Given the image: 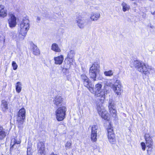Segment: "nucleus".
Here are the masks:
<instances>
[{
    "instance_id": "a211bd4d",
    "label": "nucleus",
    "mask_w": 155,
    "mask_h": 155,
    "mask_svg": "<svg viewBox=\"0 0 155 155\" xmlns=\"http://www.w3.org/2000/svg\"><path fill=\"white\" fill-rule=\"evenodd\" d=\"M63 60L64 57L62 55L54 57V64H62Z\"/></svg>"
},
{
    "instance_id": "c03bdc74",
    "label": "nucleus",
    "mask_w": 155,
    "mask_h": 155,
    "mask_svg": "<svg viewBox=\"0 0 155 155\" xmlns=\"http://www.w3.org/2000/svg\"><path fill=\"white\" fill-rule=\"evenodd\" d=\"M150 27L151 28H154V26H150Z\"/></svg>"
},
{
    "instance_id": "cd10ccee",
    "label": "nucleus",
    "mask_w": 155,
    "mask_h": 155,
    "mask_svg": "<svg viewBox=\"0 0 155 155\" xmlns=\"http://www.w3.org/2000/svg\"><path fill=\"white\" fill-rule=\"evenodd\" d=\"M33 53L35 55H38L40 54V51L37 46L34 45H33Z\"/></svg>"
},
{
    "instance_id": "f704fd0d",
    "label": "nucleus",
    "mask_w": 155,
    "mask_h": 155,
    "mask_svg": "<svg viewBox=\"0 0 155 155\" xmlns=\"http://www.w3.org/2000/svg\"><path fill=\"white\" fill-rule=\"evenodd\" d=\"M12 65L13 70H16L18 68V65L16 63L15 61H13Z\"/></svg>"
},
{
    "instance_id": "a19ab883",
    "label": "nucleus",
    "mask_w": 155,
    "mask_h": 155,
    "mask_svg": "<svg viewBox=\"0 0 155 155\" xmlns=\"http://www.w3.org/2000/svg\"><path fill=\"white\" fill-rule=\"evenodd\" d=\"M41 20V18L39 17H37V21L38 22L39 21Z\"/></svg>"
},
{
    "instance_id": "412c9836",
    "label": "nucleus",
    "mask_w": 155,
    "mask_h": 155,
    "mask_svg": "<svg viewBox=\"0 0 155 155\" xmlns=\"http://www.w3.org/2000/svg\"><path fill=\"white\" fill-rule=\"evenodd\" d=\"M7 10L3 5H0V16L4 17L7 15Z\"/></svg>"
},
{
    "instance_id": "1a4fd4ad",
    "label": "nucleus",
    "mask_w": 155,
    "mask_h": 155,
    "mask_svg": "<svg viewBox=\"0 0 155 155\" xmlns=\"http://www.w3.org/2000/svg\"><path fill=\"white\" fill-rule=\"evenodd\" d=\"M113 90L117 95H120L122 92V87L120 80H117L114 84Z\"/></svg>"
},
{
    "instance_id": "bb28decb",
    "label": "nucleus",
    "mask_w": 155,
    "mask_h": 155,
    "mask_svg": "<svg viewBox=\"0 0 155 155\" xmlns=\"http://www.w3.org/2000/svg\"><path fill=\"white\" fill-rule=\"evenodd\" d=\"M107 130V135L112 134H114L113 129L112 125L110 123H109V125L108 126Z\"/></svg>"
},
{
    "instance_id": "49530a36",
    "label": "nucleus",
    "mask_w": 155,
    "mask_h": 155,
    "mask_svg": "<svg viewBox=\"0 0 155 155\" xmlns=\"http://www.w3.org/2000/svg\"><path fill=\"white\" fill-rule=\"evenodd\" d=\"M150 0L151 1H152V0Z\"/></svg>"
},
{
    "instance_id": "aec40b11",
    "label": "nucleus",
    "mask_w": 155,
    "mask_h": 155,
    "mask_svg": "<svg viewBox=\"0 0 155 155\" xmlns=\"http://www.w3.org/2000/svg\"><path fill=\"white\" fill-rule=\"evenodd\" d=\"M8 102L5 100L2 101L1 107L2 111L4 112H6L8 109Z\"/></svg>"
},
{
    "instance_id": "5701e85b",
    "label": "nucleus",
    "mask_w": 155,
    "mask_h": 155,
    "mask_svg": "<svg viewBox=\"0 0 155 155\" xmlns=\"http://www.w3.org/2000/svg\"><path fill=\"white\" fill-rule=\"evenodd\" d=\"M51 49L56 52H60L61 51V49L59 47L58 45L55 43L52 45Z\"/></svg>"
},
{
    "instance_id": "7c9ffc66",
    "label": "nucleus",
    "mask_w": 155,
    "mask_h": 155,
    "mask_svg": "<svg viewBox=\"0 0 155 155\" xmlns=\"http://www.w3.org/2000/svg\"><path fill=\"white\" fill-rule=\"evenodd\" d=\"M113 72L112 70L106 71L104 72V75L106 76L111 77L113 75Z\"/></svg>"
},
{
    "instance_id": "ddd939ff",
    "label": "nucleus",
    "mask_w": 155,
    "mask_h": 155,
    "mask_svg": "<svg viewBox=\"0 0 155 155\" xmlns=\"http://www.w3.org/2000/svg\"><path fill=\"white\" fill-rule=\"evenodd\" d=\"M17 19L16 17L13 14L9 15V18L8 19V22L9 27L11 28L15 27L17 25Z\"/></svg>"
},
{
    "instance_id": "2eb2a0df",
    "label": "nucleus",
    "mask_w": 155,
    "mask_h": 155,
    "mask_svg": "<svg viewBox=\"0 0 155 155\" xmlns=\"http://www.w3.org/2000/svg\"><path fill=\"white\" fill-rule=\"evenodd\" d=\"M38 151L41 155H44L45 152V147L44 143L42 142H39L38 144Z\"/></svg>"
},
{
    "instance_id": "b1692460",
    "label": "nucleus",
    "mask_w": 155,
    "mask_h": 155,
    "mask_svg": "<svg viewBox=\"0 0 155 155\" xmlns=\"http://www.w3.org/2000/svg\"><path fill=\"white\" fill-rule=\"evenodd\" d=\"M121 5L122 7L123 11L124 12L129 11L130 8V5L124 2L122 3Z\"/></svg>"
},
{
    "instance_id": "ea45409f",
    "label": "nucleus",
    "mask_w": 155,
    "mask_h": 155,
    "mask_svg": "<svg viewBox=\"0 0 155 155\" xmlns=\"http://www.w3.org/2000/svg\"><path fill=\"white\" fill-rule=\"evenodd\" d=\"M31 149L30 148H28L27 155H31V152H30Z\"/></svg>"
},
{
    "instance_id": "4468645a",
    "label": "nucleus",
    "mask_w": 155,
    "mask_h": 155,
    "mask_svg": "<svg viewBox=\"0 0 155 155\" xmlns=\"http://www.w3.org/2000/svg\"><path fill=\"white\" fill-rule=\"evenodd\" d=\"M53 102L56 106L57 107H60L63 104L62 98L60 96H57L53 100Z\"/></svg>"
},
{
    "instance_id": "f257e3e1",
    "label": "nucleus",
    "mask_w": 155,
    "mask_h": 155,
    "mask_svg": "<svg viewBox=\"0 0 155 155\" xmlns=\"http://www.w3.org/2000/svg\"><path fill=\"white\" fill-rule=\"evenodd\" d=\"M134 65L138 71L145 75H149L150 71L152 69L151 67L147 66L145 63L138 60L134 61Z\"/></svg>"
},
{
    "instance_id": "6ab92c4d",
    "label": "nucleus",
    "mask_w": 155,
    "mask_h": 155,
    "mask_svg": "<svg viewBox=\"0 0 155 155\" xmlns=\"http://www.w3.org/2000/svg\"><path fill=\"white\" fill-rule=\"evenodd\" d=\"M144 138L146 141V143L147 146H150V145H152L153 140L149 134H145Z\"/></svg>"
},
{
    "instance_id": "0eeeda50",
    "label": "nucleus",
    "mask_w": 155,
    "mask_h": 155,
    "mask_svg": "<svg viewBox=\"0 0 155 155\" xmlns=\"http://www.w3.org/2000/svg\"><path fill=\"white\" fill-rule=\"evenodd\" d=\"M66 109L64 106L58 108L55 111L56 117L58 121L63 120L65 118Z\"/></svg>"
},
{
    "instance_id": "9d476101",
    "label": "nucleus",
    "mask_w": 155,
    "mask_h": 155,
    "mask_svg": "<svg viewBox=\"0 0 155 155\" xmlns=\"http://www.w3.org/2000/svg\"><path fill=\"white\" fill-rule=\"evenodd\" d=\"M109 110L111 115L115 117L117 115V111L115 109L114 102L112 99H110L109 101Z\"/></svg>"
},
{
    "instance_id": "e433bc0d",
    "label": "nucleus",
    "mask_w": 155,
    "mask_h": 155,
    "mask_svg": "<svg viewBox=\"0 0 155 155\" xmlns=\"http://www.w3.org/2000/svg\"><path fill=\"white\" fill-rule=\"evenodd\" d=\"M141 145L142 147V150L143 151L145 150L146 148V145L145 143H144V142H142L141 143Z\"/></svg>"
},
{
    "instance_id": "4be33fe9",
    "label": "nucleus",
    "mask_w": 155,
    "mask_h": 155,
    "mask_svg": "<svg viewBox=\"0 0 155 155\" xmlns=\"http://www.w3.org/2000/svg\"><path fill=\"white\" fill-rule=\"evenodd\" d=\"M107 137L108 140L110 143L114 144L116 143V141L114 134L107 135Z\"/></svg>"
},
{
    "instance_id": "58836bf2",
    "label": "nucleus",
    "mask_w": 155,
    "mask_h": 155,
    "mask_svg": "<svg viewBox=\"0 0 155 155\" xmlns=\"http://www.w3.org/2000/svg\"><path fill=\"white\" fill-rule=\"evenodd\" d=\"M150 146H147L148 147V149L147 150V151L148 153L149 152V151H150V152L152 150V147H151V146L152 145H150Z\"/></svg>"
},
{
    "instance_id": "72a5a7b5",
    "label": "nucleus",
    "mask_w": 155,
    "mask_h": 155,
    "mask_svg": "<svg viewBox=\"0 0 155 155\" xmlns=\"http://www.w3.org/2000/svg\"><path fill=\"white\" fill-rule=\"evenodd\" d=\"M105 86H107L110 87H114V84H113L109 80L107 81L105 84Z\"/></svg>"
},
{
    "instance_id": "9b49d317",
    "label": "nucleus",
    "mask_w": 155,
    "mask_h": 155,
    "mask_svg": "<svg viewBox=\"0 0 155 155\" xmlns=\"http://www.w3.org/2000/svg\"><path fill=\"white\" fill-rule=\"evenodd\" d=\"M19 34H18L15 32L12 31L11 33V36L13 39L17 42L23 40L26 36L24 34H21L20 31H18Z\"/></svg>"
},
{
    "instance_id": "f03ea898",
    "label": "nucleus",
    "mask_w": 155,
    "mask_h": 155,
    "mask_svg": "<svg viewBox=\"0 0 155 155\" xmlns=\"http://www.w3.org/2000/svg\"><path fill=\"white\" fill-rule=\"evenodd\" d=\"M100 65L97 63H94L90 67L89 71V75L93 81L97 80V74L100 72Z\"/></svg>"
},
{
    "instance_id": "20e7f679",
    "label": "nucleus",
    "mask_w": 155,
    "mask_h": 155,
    "mask_svg": "<svg viewBox=\"0 0 155 155\" xmlns=\"http://www.w3.org/2000/svg\"><path fill=\"white\" fill-rule=\"evenodd\" d=\"M95 95L97 97H101V102L103 103L105 97V91L102 89V85L100 84H96L95 86Z\"/></svg>"
},
{
    "instance_id": "dca6fc26",
    "label": "nucleus",
    "mask_w": 155,
    "mask_h": 155,
    "mask_svg": "<svg viewBox=\"0 0 155 155\" xmlns=\"http://www.w3.org/2000/svg\"><path fill=\"white\" fill-rule=\"evenodd\" d=\"M100 17L101 14L99 12H92L90 16V18L92 21H96Z\"/></svg>"
},
{
    "instance_id": "a18cd8bd",
    "label": "nucleus",
    "mask_w": 155,
    "mask_h": 155,
    "mask_svg": "<svg viewBox=\"0 0 155 155\" xmlns=\"http://www.w3.org/2000/svg\"><path fill=\"white\" fill-rule=\"evenodd\" d=\"M1 0H0V1H1Z\"/></svg>"
},
{
    "instance_id": "f8f14e48",
    "label": "nucleus",
    "mask_w": 155,
    "mask_h": 155,
    "mask_svg": "<svg viewBox=\"0 0 155 155\" xmlns=\"http://www.w3.org/2000/svg\"><path fill=\"white\" fill-rule=\"evenodd\" d=\"M98 126L97 125H93L91 127V138L92 141L95 142L97 140V131Z\"/></svg>"
},
{
    "instance_id": "a878e982",
    "label": "nucleus",
    "mask_w": 155,
    "mask_h": 155,
    "mask_svg": "<svg viewBox=\"0 0 155 155\" xmlns=\"http://www.w3.org/2000/svg\"><path fill=\"white\" fill-rule=\"evenodd\" d=\"M21 84L20 82H17L16 85V90L18 93L20 92L21 90Z\"/></svg>"
},
{
    "instance_id": "c85d7f7f",
    "label": "nucleus",
    "mask_w": 155,
    "mask_h": 155,
    "mask_svg": "<svg viewBox=\"0 0 155 155\" xmlns=\"http://www.w3.org/2000/svg\"><path fill=\"white\" fill-rule=\"evenodd\" d=\"M21 143V140H18L15 139H14L12 140L11 142V145H12V147H14L16 144H19Z\"/></svg>"
},
{
    "instance_id": "6e6552de",
    "label": "nucleus",
    "mask_w": 155,
    "mask_h": 155,
    "mask_svg": "<svg viewBox=\"0 0 155 155\" xmlns=\"http://www.w3.org/2000/svg\"><path fill=\"white\" fill-rule=\"evenodd\" d=\"M25 110L24 108L19 110L17 116V121L19 125H21L24 123L25 119Z\"/></svg>"
},
{
    "instance_id": "473e14b6",
    "label": "nucleus",
    "mask_w": 155,
    "mask_h": 155,
    "mask_svg": "<svg viewBox=\"0 0 155 155\" xmlns=\"http://www.w3.org/2000/svg\"><path fill=\"white\" fill-rule=\"evenodd\" d=\"M135 91L136 94H139L141 93L140 89L137 85L135 86Z\"/></svg>"
},
{
    "instance_id": "37998d69",
    "label": "nucleus",
    "mask_w": 155,
    "mask_h": 155,
    "mask_svg": "<svg viewBox=\"0 0 155 155\" xmlns=\"http://www.w3.org/2000/svg\"><path fill=\"white\" fill-rule=\"evenodd\" d=\"M152 14L153 15H155V11L153 13H152Z\"/></svg>"
},
{
    "instance_id": "39448f33",
    "label": "nucleus",
    "mask_w": 155,
    "mask_h": 155,
    "mask_svg": "<svg viewBox=\"0 0 155 155\" xmlns=\"http://www.w3.org/2000/svg\"><path fill=\"white\" fill-rule=\"evenodd\" d=\"M101 103L97 105V109L99 115L104 120H108L109 119V115L104 107L102 106V104Z\"/></svg>"
},
{
    "instance_id": "7ed1b4c3",
    "label": "nucleus",
    "mask_w": 155,
    "mask_h": 155,
    "mask_svg": "<svg viewBox=\"0 0 155 155\" xmlns=\"http://www.w3.org/2000/svg\"><path fill=\"white\" fill-rule=\"evenodd\" d=\"M29 21L27 17H23L20 25L18 31H20L21 34L26 35L30 28Z\"/></svg>"
},
{
    "instance_id": "c9c22d12",
    "label": "nucleus",
    "mask_w": 155,
    "mask_h": 155,
    "mask_svg": "<svg viewBox=\"0 0 155 155\" xmlns=\"http://www.w3.org/2000/svg\"><path fill=\"white\" fill-rule=\"evenodd\" d=\"M69 59L68 60V61L69 62V63L70 65H72L73 64V63L74 61V60L73 58H68Z\"/></svg>"
},
{
    "instance_id": "c756f323",
    "label": "nucleus",
    "mask_w": 155,
    "mask_h": 155,
    "mask_svg": "<svg viewBox=\"0 0 155 155\" xmlns=\"http://www.w3.org/2000/svg\"><path fill=\"white\" fill-rule=\"evenodd\" d=\"M75 54V51L71 50L68 54L67 58H73Z\"/></svg>"
},
{
    "instance_id": "f3484780",
    "label": "nucleus",
    "mask_w": 155,
    "mask_h": 155,
    "mask_svg": "<svg viewBox=\"0 0 155 155\" xmlns=\"http://www.w3.org/2000/svg\"><path fill=\"white\" fill-rule=\"evenodd\" d=\"M76 21L78 26L80 28H83L86 24L85 20L83 19H78L76 20Z\"/></svg>"
},
{
    "instance_id": "79ce46f5",
    "label": "nucleus",
    "mask_w": 155,
    "mask_h": 155,
    "mask_svg": "<svg viewBox=\"0 0 155 155\" xmlns=\"http://www.w3.org/2000/svg\"><path fill=\"white\" fill-rule=\"evenodd\" d=\"M50 155H58L56 154H54V153H51Z\"/></svg>"
},
{
    "instance_id": "423d86ee",
    "label": "nucleus",
    "mask_w": 155,
    "mask_h": 155,
    "mask_svg": "<svg viewBox=\"0 0 155 155\" xmlns=\"http://www.w3.org/2000/svg\"><path fill=\"white\" fill-rule=\"evenodd\" d=\"M81 78L84 86L86 87L91 93H94V88L89 78L84 74L81 75Z\"/></svg>"
},
{
    "instance_id": "2f4dec72",
    "label": "nucleus",
    "mask_w": 155,
    "mask_h": 155,
    "mask_svg": "<svg viewBox=\"0 0 155 155\" xmlns=\"http://www.w3.org/2000/svg\"><path fill=\"white\" fill-rule=\"evenodd\" d=\"M71 145L72 143L71 141H68L65 145L66 149L68 150L71 148Z\"/></svg>"
},
{
    "instance_id": "4c0bfd02",
    "label": "nucleus",
    "mask_w": 155,
    "mask_h": 155,
    "mask_svg": "<svg viewBox=\"0 0 155 155\" xmlns=\"http://www.w3.org/2000/svg\"><path fill=\"white\" fill-rule=\"evenodd\" d=\"M97 79L98 80H102L104 78L102 75H99V76H97Z\"/></svg>"
},
{
    "instance_id": "393cba45",
    "label": "nucleus",
    "mask_w": 155,
    "mask_h": 155,
    "mask_svg": "<svg viewBox=\"0 0 155 155\" xmlns=\"http://www.w3.org/2000/svg\"><path fill=\"white\" fill-rule=\"evenodd\" d=\"M6 133L4 130L3 127H0V139H3L6 136Z\"/></svg>"
}]
</instances>
